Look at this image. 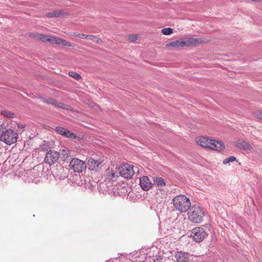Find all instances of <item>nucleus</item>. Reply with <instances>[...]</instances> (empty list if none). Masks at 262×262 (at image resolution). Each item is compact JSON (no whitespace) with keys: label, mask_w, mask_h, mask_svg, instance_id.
Listing matches in <instances>:
<instances>
[{"label":"nucleus","mask_w":262,"mask_h":262,"mask_svg":"<svg viewBox=\"0 0 262 262\" xmlns=\"http://www.w3.org/2000/svg\"><path fill=\"white\" fill-rule=\"evenodd\" d=\"M173 206L176 210L181 213L186 212L191 206L189 199L185 195L179 194L172 199Z\"/></svg>","instance_id":"nucleus-1"},{"label":"nucleus","mask_w":262,"mask_h":262,"mask_svg":"<svg viewBox=\"0 0 262 262\" xmlns=\"http://www.w3.org/2000/svg\"><path fill=\"white\" fill-rule=\"evenodd\" d=\"M196 142L199 145L203 147L216 151H222L225 148L222 142L214 140H211L207 137H200L197 140Z\"/></svg>","instance_id":"nucleus-2"},{"label":"nucleus","mask_w":262,"mask_h":262,"mask_svg":"<svg viewBox=\"0 0 262 262\" xmlns=\"http://www.w3.org/2000/svg\"><path fill=\"white\" fill-rule=\"evenodd\" d=\"M188 210V216L191 222L199 224L203 221L205 212L202 207L196 205H193L191 207H190Z\"/></svg>","instance_id":"nucleus-3"},{"label":"nucleus","mask_w":262,"mask_h":262,"mask_svg":"<svg viewBox=\"0 0 262 262\" xmlns=\"http://www.w3.org/2000/svg\"><path fill=\"white\" fill-rule=\"evenodd\" d=\"M18 134L11 129H6L0 135V140L8 145H11L17 141Z\"/></svg>","instance_id":"nucleus-4"},{"label":"nucleus","mask_w":262,"mask_h":262,"mask_svg":"<svg viewBox=\"0 0 262 262\" xmlns=\"http://www.w3.org/2000/svg\"><path fill=\"white\" fill-rule=\"evenodd\" d=\"M69 166L70 169L75 172H82L85 170L86 166L85 162L78 158H73L70 161Z\"/></svg>","instance_id":"nucleus-5"},{"label":"nucleus","mask_w":262,"mask_h":262,"mask_svg":"<svg viewBox=\"0 0 262 262\" xmlns=\"http://www.w3.org/2000/svg\"><path fill=\"white\" fill-rule=\"evenodd\" d=\"M119 172L121 176L125 179H130L135 173L133 166L127 164H122L119 168Z\"/></svg>","instance_id":"nucleus-6"},{"label":"nucleus","mask_w":262,"mask_h":262,"mask_svg":"<svg viewBox=\"0 0 262 262\" xmlns=\"http://www.w3.org/2000/svg\"><path fill=\"white\" fill-rule=\"evenodd\" d=\"M208 234L201 227H195L193 228L191 231L190 236L193 239L198 243L202 242Z\"/></svg>","instance_id":"nucleus-7"},{"label":"nucleus","mask_w":262,"mask_h":262,"mask_svg":"<svg viewBox=\"0 0 262 262\" xmlns=\"http://www.w3.org/2000/svg\"><path fill=\"white\" fill-rule=\"evenodd\" d=\"M59 157V154L58 152L53 150H50L47 152L44 161L46 163L51 165L57 161Z\"/></svg>","instance_id":"nucleus-8"},{"label":"nucleus","mask_w":262,"mask_h":262,"mask_svg":"<svg viewBox=\"0 0 262 262\" xmlns=\"http://www.w3.org/2000/svg\"><path fill=\"white\" fill-rule=\"evenodd\" d=\"M88 164L90 170L95 171H99L102 167V161L100 159L95 160L94 159L90 158L88 160Z\"/></svg>","instance_id":"nucleus-9"},{"label":"nucleus","mask_w":262,"mask_h":262,"mask_svg":"<svg viewBox=\"0 0 262 262\" xmlns=\"http://www.w3.org/2000/svg\"><path fill=\"white\" fill-rule=\"evenodd\" d=\"M152 183L147 176H143L140 179V185L144 191L149 190L152 186Z\"/></svg>","instance_id":"nucleus-10"},{"label":"nucleus","mask_w":262,"mask_h":262,"mask_svg":"<svg viewBox=\"0 0 262 262\" xmlns=\"http://www.w3.org/2000/svg\"><path fill=\"white\" fill-rule=\"evenodd\" d=\"M104 176L105 177V181L108 182H115L118 178L116 171H114L110 168L106 170Z\"/></svg>","instance_id":"nucleus-11"},{"label":"nucleus","mask_w":262,"mask_h":262,"mask_svg":"<svg viewBox=\"0 0 262 262\" xmlns=\"http://www.w3.org/2000/svg\"><path fill=\"white\" fill-rule=\"evenodd\" d=\"M46 102L47 103L51 104L57 108H63L67 110H69L70 108L69 105H66L65 104L61 102H57L56 100L52 98L47 99Z\"/></svg>","instance_id":"nucleus-12"},{"label":"nucleus","mask_w":262,"mask_h":262,"mask_svg":"<svg viewBox=\"0 0 262 262\" xmlns=\"http://www.w3.org/2000/svg\"><path fill=\"white\" fill-rule=\"evenodd\" d=\"M186 46H197L205 42V39L201 38H187L185 39Z\"/></svg>","instance_id":"nucleus-13"},{"label":"nucleus","mask_w":262,"mask_h":262,"mask_svg":"<svg viewBox=\"0 0 262 262\" xmlns=\"http://www.w3.org/2000/svg\"><path fill=\"white\" fill-rule=\"evenodd\" d=\"M177 262H188L189 261V254L188 253L178 252L175 255Z\"/></svg>","instance_id":"nucleus-14"},{"label":"nucleus","mask_w":262,"mask_h":262,"mask_svg":"<svg viewBox=\"0 0 262 262\" xmlns=\"http://www.w3.org/2000/svg\"><path fill=\"white\" fill-rule=\"evenodd\" d=\"M186 45L185 39H181L167 43L166 46L171 47H183L186 46Z\"/></svg>","instance_id":"nucleus-15"},{"label":"nucleus","mask_w":262,"mask_h":262,"mask_svg":"<svg viewBox=\"0 0 262 262\" xmlns=\"http://www.w3.org/2000/svg\"><path fill=\"white\" fill-rule=\"evenodd\" d=\"M236 146L237 148L244 150H250L252 148V146L248 142L243 140L237 141Z\"/></svg>","instance_id":"nucleus-16"},{"label":"nucleus","mask_w":262,"mask_h":262,"mask_svg":"<svg viewBox=\"0 0 262 262\" xmlns=\"http://www.w3.org/2000/svg\"><path fill=\"white\" fill-rule=\"evenodd\" d=\"M154 184L158 186L163 187L166 185V183L164 179L159 177H155L153 178Z\"/></svg>","instance_id":"nucleus-17"},{"label":"nucleus","mask_w":262,"mask_h":262,"mask_svg":"<svg viewBox=\"0 0 262 262\" xmlns=\"http://www.w3.org/2000/svg\"><path fill=\"white\" fill-rule=\"evenodd\" d=\"M0 113L5 117L9 118L12 119L16 117L15 114L14 113L7 110H2L0 111Z\"/></svg>","instance_id":"nucleus-18"},{"label":"nucleus","mask_w":262,"mask_h":262,"mask_svg":"<svg viewBox=\"0 0 262 262\" xmlns=\"http://www.w3.org/2000/svg\"><path fill=\"white\" fill-rule=\"evenodd\" d=\"M61 13L60 11H55L52 12H49L46 14V15L49 17H59L61 15Z\"/></svg>","instance_id":"nucleus-19"},{"label":"nucleus","mask_w":262,"mask_h":262,"mask_svg":"<svg viewBox=\"0 0 262 262\" xmlns=\"http://www.w3.org/2000/svg\"><path fill=\"white\" fill-rule=\"evenodd\" d=\"M44 144L41 145L39 148V149L40 151H48L49 149H50V146L48 143H46V142L44 141Z\"/></svg>","instance_id":"nucleus-20"},{"label":"nucleus","mask_w":262,"mask_h":262,"mask_svg":"<svg viewBox=\"0 0 262 262\" xmlns=\"http://www.w3.org/2000/svg\"><path fill=\"white\" fill-rule=\"evenodd\" d=\"M88 39L89 40L93 41L94 42L97 43H99L101 42V40L100 38L97 37V36L94 35H90L88 36Z\"/></svg>","instance_id":"nucleus-21"},{"label":"nucleus","mask_w":262,"mask_h":262,"mask_svg":"<svg viewBox=\"0 0 262 262\" xmlns=\"http://www.w3.org/2000/svg\"><path fill=\"white\" fill-rule=\"evenodd\" d=\"M69 74L71 77L76 80H79L81 78L79 74L74 72H70Z\"/></svg>","instance_id":"nucleus-22"},{"label":"nucleus","mask_w":262,"mask_h":262,"mask_svg":"<svg viewBox=\"0 0 262 262\" xmlns=\"http://www.w3.org/2000/svg\"><path fill=\"white\" fill-rule=\"evenodd\" d=\"M162 33L164 35H170L172 33V29L170 28H166L162 30Z\"/></svg>","instance_id":"nucleus-23"},{"label":"nucleus","mask_w":262,"mask_h":262,"mask_svg":"<svg viewBox=\"0 0 262 262\" xmlns=\"http://www.w3.org/2000/svg\"><path fill=\"white\" fill-rule=\"evenodd\" d=\"M235 160H236V158L235 157L231 156V157H229L228 158H226V159H224L223 163V164H226L229 162L234 161H235Z\"/></svg>","instance_id":"nucleus-24"},{"label":"nucleus","mask_w":262,"mask_h":262,"mask_svg":"<svg viewBox=\"0 0 262 262\" xmlns=\"http://www.w3.org/2000/svg\"><path fill=\"white\" fill-rule=\"evenodd\" d=\"M73 36H77L80 38H85V39H88V36L89 35L84 34H80V33H73L72 34Z\"/></svg>","instance_id":"nucleus-25"},{"label":"nucleus","mask_w":262,"mask_h":262,"mask_svg":"<svg viewBox=\"0 0 262 262\" xmlns=\"http://www.w3.org/2000/svg\"><path fill=\"white\" fill-rule=\"evenodd\" d=\"M59 45H63L64 46H67V47L72 46V45L70 42H69L66 40L62 39L61 38H60V39Z\"/></svg>","instance_id":"nucleus-26"},{"label":"nucleus","mask_w":262,"mask_h":262,"mask_svg":"<svg viewBox=\"0 0 262 262\" xmlns=\"http://www.w3.org/2000/svg\"><path fill=\"white\" fill-rule=\"evenodd\" d=\"M60 38L52 36V44H56L59 45V41H60Z\"/></svg>","instance_id":"nucleus-27"},{"label":"nucleus","mask_w":262,"mask_h":262,"mask_svg":"<svg viewBox=\"0 0 262 262\" xmlns=\"http://www.w3.org/2000/svg\"><path fill=\"white\" fill-rule=\"evenodd\" d=\"M47 35L42 34H37L36 36V37L42 41L44 42H46V39Z\"/></svg>","instance_id":"nucleus-28"},{"label":"nucleus","mask_w":262,"mask_h":262,"mask_svg":"<svg viewBox=\"0 0 262 262\" xmlns=\"http://www.w3.org/2000/svg\"><path fill=\"white\" fill-rule=\"evenodd\" d=\"M63 136H64L66 137H68V138L72 137L73 136L75 137L74 134L73 133L70 132V131H69L68 130H65V132H64V133L63 134Z\"/></svg>","instance_id":"nucleus-29"},{"label":"nucleus","mask_w":262,"mask_h":262,"mask_svg":"<svg viewBox=\"0 0 262 262\" xmlns=\"http://www.w3.org/2000/svg\"><path fill=\"white\" fill-rule=\"evenodd\" d=\"M66 129L63 127L58 126L56 127V130L60 135H63L64 132Z\"/></svg>","instance_id":"nucleus-30"},{"label":"nucleus","mask_w":262,"mask_h":262,"mask_svg":"<svg viewBox=\"0 0 262 262\" xmlns=\"http://www.w3.org/2000/svg\"><path fill=\"white\" fill-rule=\"evenodd\" d=\"M138 36L136 34L131 35L129 36V39L132 41H135L137 40Z\"/></svg>","instance_id":"nucleus-31"},{"label":"nucleus","mask_w":262,"mask_h":262,"mask_svg":"<svg viewBox=\"0 0 262 262\" xmlns=\"http://www.w3.org/2000/svg\"><path fill=\"white\" fill-rule=\"evenodd\" d=\"M254 116L257 118L262 120V111H258L255 112Z\"/></svg>","instance_id":"nucleus-32"},{"label":"nucleus","mask_w":262,"mask_h":262,"mask_svg":"<svg viewBox=\"0 0 262 262\" xmlns=\"http://www.w3.org/2000/svg\"><path fill=\"white\" fill-rule=\"evenodd\" d=\"M53 36L47 35L46 39V42H50L51 43Z\"/></svg>","instance_id":"nucleus-33"},{"label":"nucleus","mask_w":262,"mask_h":262,"mask_svg":"<svg viewBox=\"0 0 262 262\" xmlns=\"http://www.w3.org/2000/svg\"><path fill=\"white\" fill-rule=\"evenodd\" d=\"M68 152L69 151L68 150H64V149H63L62 150V154L64 158H65L64 156H66L67 158L68 157V156H68V155H69Z\"/></svg>","instance_id":"nucleus-34"},{"label":"nucleus","mask_w":262,"mask_h":262,"mask_svg":"<svg viewBox=\"0 0 262 262\" xmlns=\"http://www.w3.org/2000/svg\"><path fill=\"white\" fill-rule=\"evenodd\" d=\"M17 126L18 128L23 129L26 127V125L23 124H17Z\"/></svg>","instance_id":"nucleus-35"}]
</instances>
